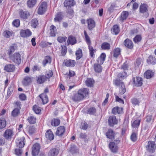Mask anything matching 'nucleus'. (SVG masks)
Listing matches in <instances>:
<instances>
[{
	"label": "nucleus",
	"instance_id": "obj_1",
	"mask_svg": "<svg viewBox=\"0 0 156 156\" xmlns=\"http://www.w3.org/2000/svg\"><path fill=\"white\" fill-rule=\"evenodd\" d=\"M89 94V90L87 88L79 90L77 93L73 92L70 96V98L75 102H79L83 100Z\"/></svg>",
	"mask_w": 156,
	"mask_h": 156
},
{
	"label": "nucleus",
	"instance_id": "obj_2",
	"mask_svg": "<svg viewBox=\"0 0 156 156\" xmlns=\"http://www.w3.org/2000/svg\"><path fill=\"white\" fill-rule=\"evenodd\" d=\"M84 33L86 41L88 45L90 55L91 57L93 58L94 57V54L95 53L96 50L94 49L90 45L91 43L90 38L85 30H84Z\"/></svg>",
	"mask_w": 156,
	"mask_h": 156
},
{
	"label": "nucleus",
	"instance_id": "obj_3",
	"mask_svg": "<svg viewBox=\"0 0 156 156\" xmlns=\"http://www.w3.org/2000/svg\"><path fill=\"white\" fill-rule=\"evenodd\" d=\"M47 5L46 2L41 3L39 5L38 10V13L39 14H44L46 11Z\"/></svg>",
	"mask_w": 156,
	"mask_h": 156
},
{
	"label": "nucleus",
	"instance_id": "obj_4",
	"mask_svg": "<svg viewBox=\"0 0 156 156\" xmlns=\"http://www.w3.org/2000/svg\"><path fill=\"white\" fill-rule=\"evenodd\" d=\"M146 148L149 152L151 153L154 152L156 148L155 142L152 141H149L146 146Z\"/></svg>",
	"mask_w": 156,
	"mask_h": 156
},
{
	"label": "nucleus",
	"instance_id": "obj_5",
	"mask_svg": "<svg viewBox=\"0 0 156 156\" xmlns=\"http://www.w3.org/2000/svg\"><path fill=\"white\" fill-rule=\"evenodd\" d=\"M132 83L137 87L141 86L142 84V79L141 78L136 77L133 78Z\"/></svg>",
	"mask_w": 156,
	"mask_h": 156
},
{
	"label": "nucleus",
	"instance_id": "obj_6",
	"mask_svg": "<svg viewBox=\"0 0 156 156\" xmlns=\"http://www.w3.org/2000/svg\"><path fill=\"white\" fill-rule=\"evenodd\" d=\"M40 146L38 143H36L34 144L32 147V154L34 156L37 155L40 151Z\"/></svg>",
	"mask_w": 156,
	"mask_h": 156
},
{
	"label": "nucleus",
	"instance_id": "obj_7",
	"mask_svg": "<svg viewBox=\"0 0 156 156\" xmlns=\"http://www.w3.org/2000/svg\"><path fill=\"white\" fill-rule=\"evenodd\" d=\"M87 27L90 30H91L95 26V22L94 20L92 18H90L87 20Z\"/></svg>",
	"mask_w": 156,
	"mask_h": 156
},
{
	"label": "nucleus",
	"instance_id": "obj_8",
	"mask_svg": "<svg viewBox=\"0 0 156 156\" xmlns=\"http://www.w3.org/2000/svg\"><path fill=\"white\" fill-rule=\"evenodd\" d=\"M32 34L31 32L29 29L23 30L20 32V35L21 37H27L30 36Z\"/></svg>",
	"mask_w": 156,
	"mask_h": 156
},
{
	"label": "nucleus",
	"instance_id": "obj_9",
	"mask_svg": "<svg viewBox=\"0 0 156 156\" xmlns=\"http://www.w3.org/2000/svg\"><path fill=\"white\" fill-rule=\"evenodd\" d=\"M13 60L16 63L19 64L21 62V58L20 54L18 53H15L13 56Z\"/></svg>",
	"mask_w": 156,
	"mask_h": 156
},
{
	"label": "nucleus",
	"instance_id": "obj_10",
	"mask_svg": "<svg viewBox=\"0 0 156 156\" xmlns=\"http://www.w3.org/2000/svg\"><path fill=\"white\" fill-rule=\"evenodd\" d=\"M109 147L111 151L114 153L117 152L118 147L116 144L113 142H111L109 144Z\"/></svg>",
	"mask_w": 156,
	"mask_h": 156
},
{
	"label": "nucleus",
	"instance_id": "obj_11",
	"mask_svg": "<svg viewBox=\"0 0 156 156\" xmlns=\"http://www.w3.org/2000/svg\"><path fill=\"white\" fill-rule=\"evenodd\" d=\"M108 122L109 125L111 126H113L117 123L118 120L116 118L115 116H111L109 117Z\"/></svg>",
	"mask_w": 156,
	"mask_h": 156
},
{
	"label": "nucleus",
	"instance_id": "obj_12",
	"mask_svg": "<svg viewBox=\"0 0 156 156\" xmlns=\"http://www.w3.org/2000/svg\"><path fill=\"white\" fill-rule=\"evenodd\" d=\"M75 3L73 0H65L64 3V5L66 9H69L75 5Z\"/></svg>",
	"mask_w": 156,
	"mask_h": 156
},
{
	"label": "nucleus",
	"instance_id": "obj_13",
	"mask_svg": "<svg viewBox=\"0 0 156 156\" xmlns=\"http://www.w3.org/2000/svg\"><path fill=\"white\" fill-rule=\"evenodd\" d=\"M19 15L21 18L24 20L27 19L30 16L29 12L27 11H20L19 12Z\"/></svg>",
	"mask_w": 156,
	"mask_h": 156
},
{
	"label": "nucleus",
	"instance_id": "obj_14",
	"mask_svg": "<svg viewBox=\"0 0 156 156\" xmlns=\"http://www.w3.org/2000/svg\"><path fill=\"white\" fill-rule=\"evenodd\" d=\"M25 138L24 137H22L20 139H16V142L17 145L19 148H22L24 145V140Z\"/></svg>",
	"mask_w": 156,
	"mask_h": 156
},
{
	"label": "nucleus",
	"instance_id": "obj_15",
	"mask_svg": "<svg viewBox=\"0 0 156 156\" xmlns=\"http://www.w3.org/2000/svg\"><path fill=\"white\" fill-rule=\"evenodd\" d=\"M128 15L129 13L128 12L126 11L122 12L121 14L120 18L119 20V21L122 23L127 18Z\"/></svg>",
	"mask_w": 156,
	"mask_h": 156
},
{
	"label": "nucleus",
	"instance_id": "obj_16",
	"mask_svg": "<svg viewBox=\"0 0 156 156\" xmlns=\"http://www.w3.org/2000/svg\"><path fill=\"white\" fill-rule=\"evenodd\" d=\"M65 131V129L63 126H60L58 128L56 134L58 136L62 135Z\"/></svg>",
	"mask_w": 156,
	"mask_h": 156
},
{
	"label": "nucleus",
	"instance_id": "obj_17",
	"mask_svg": "<svg viewBox=\"0 0 156 156\" xmlns=\"http://www.w3.org/2000/svg\"><path fill=\"white\" fill-rule=\"evenodd\" d=\"M65 65L69 67H72L74 66L76 64V62L75 60L71 59H66L65 62Z\"/></svg>",
	"mask_w": 156,
	"mask_h": 156
},
{
	"label": "nucleus",
	"instance_id": "obj_18",
	"mask_svg": "<svg viewBox=\"0 0 156 156\" xmlns=\"http://www.w3.org/2000/svg\"><path fill=\"white\" fill-rule=\"evenodd\" d=\"M13 131L10 129L6 130L4 134V137L6 139H10L13 135Z\"/></svg>",
	"mask_w": 156,
	"mask_h": 156
},
{
	"label": "nucleus",
	"instance_id": "obj_19",
	"mask_svg": "<svg viewBox=\"0 0 156 156\" xmlns=\"http://www.w3.org/2000/svg\"><path fill=\"white\" fill-rule=\"evenodd\" d=\"M57 33L56 28L53 25H51L50 27L49 34L51 37H55Z\"/></svg>",
	"mask_w": 156,
	"mask_h": 156
},
{
	"label": "nucleus",
	"instance_id": "obj_20",
	"mask_svg": "<svg viewBox=\"0 0 156 156\" xmlns=\"http://www.w3.org/2000/svg\"><path fill=\"white\" fill-rule=\"evenodd\" d=\"M105 54L104 53H102L97 59V63L101 65L103 64L105 60Z\"/></svg>",
	"mask_w": 156,
	"mask_h": 156
},
{
	"label": "nucleus",
	"instance_id": "obj_21",
	"mask_svg": "<svg viewBox=\"0 0 156 156\" xmlns=\"http://www.w3.org/2000/svg\"><path fill=\"white\" fill-rule=\"evenodd\" d=\"M40 98L41 99L42 103L43 104H45L48 102V98L45 93H42L39 95Z\"/></svg>",
	"mask_w": 156,
	"mask_h": 156
},
{
	"label": "nucleus",
	"instance_id": "obj_22",
	"mask_svg": "<svg viewBox=\"0 0 156 156\" xmlns=\"http://www.w3.org/2000/svg\"><path fill=\"white\" fill-rule=\"evenodd\" d=\"M46 138L49 140H52L54 139V135L52 132L50 130H48L45 133Z\"/></svg>",
	"mask_w": 156,
	"mask_h": 156
},
{
	"label": "nucleus",
	"instance_id": "obj_23",
	"mask_svg": "<svg viewBox=\"0 0 156 156\" xmlns=\"http://www.w3.org/2000/svg\"><path fill=\"white\" fill-rule=\"evenodd\" d=\"M58 150L56 148L51 149L48 153V156H57L58 154Z\"/></svg>",
	"mask_w": 156,
	"mask_h": 156
},
{
	"label": "nucleus",
	"instance_id": "obj_24",
	"mask_svg": "<svg viewBox=\"0 0 156 156\" xmlns=\"http://www.w3.org/2000/svg\"><path fill=\"white\" fill-rule=\"evenodd\" d=\"M47 80L46 76L44 75H39L37 77V82L39 84L44 83Z\"/></svg>",
	"mask_w": 156,
	"mask_h": 156
},
{
	"label": "nucleus",
	"instance_id": "obj_25",
	"mask_svg": "<svg viewBox=\"0 0 156 156\" xmlns=\"http://www.w3.org/2000/svg\"><path fill=\"white\" fill-rule=\"evenodd\" d=\"M106 136L107 137L110 139H114V134L113 131L111 129H109L108 132L106 133Z\"/></svg>",
	"mask_w": 156,
	"mask_h": 156
},
{
	"label": "nucleus",
	"instance_id": "obj_26",
	"mask_svg": "<svg viewBox=\"0 0 156 156\" xmlns=\"http://www.w3.org/2000/svg\"><path fill=\"white\" fill-rule=\"evenodd\" d=\"M148 6L145 4H141L140 8V12L141 13H144L147 11Z\"/></svg>",
	"mask_w": 156,
	"mask_h": 156
},
{
	"label": "nucleus",
	"instance_id": "obj_27",
	"mask_svg": "<svg viewBox=\"0 0 156 156\" xmlns=\"http://www.w3.org/2000/svg\"><path fill=\"white\" fill-rule=\"evenodd\" d=\"M122 108H120L118 107H116L113 108L112 110V112L114 114L117 113L119 114L122 112Z\"/></svg>",
	"mask_w": 156,
	"mask_h": 156
},
{
	"label": "nucleus",
	"instance_id": "obj_28",
	"mask_svg": "<svg viewBox=\"0 0 156 156\" xmlns=\"http://www.w3.org/2000/svg\"><path fill=\"white\" fill-rule=\"evenodd\" d=\"M101 64L96 63L94 66V68L95 71L96 72L100 73L102 70V68Z\"/></svg>",
	"mask_w": 156,
	"mask_h": 156
},
{
	"label": "nucleus",
	"instance_id": "obj_29",
	"mask_svg": "<svg viewBox=\"0 0 156 156\" xmlns=\"http://www.w3.org/2000/svg\"><path fill=\"white\" fill-rule=\"evenodd\" d=\"M124 44L126 47L129 48H133V43L132 41L128 39H126L124 41Z\"/></svg>",
	"mask_w": 156,
	"mask_h": 156
},
{
	"label": "nucleus",
	"instance_id": "obj_30",
	"mask_svg": "<svg viewBox=\"0 0 156 156\" xmlns=\"http://www.w3.org/2000/svg\"><path fill=\"white\" fill-rule=\"evenodd\" d=\"M15 69L14 66L12 64H9L5 67L4 69L5 70L8 72L13 71Z\"/></svg>",
	"mask_w": 156,
	"mask_h": 156
},
{
	"label": "nucleus",
	"instance_id": "obj_31",
	"mask_svg": "<svg viewBox=\"0 0 156 156\" xmlns=\"http://www.w3.org/2000/svg\"><path fill=\"white\" fill-rule=\"evenodd\" d=\"M76 41L75 38L73 36H70L68 38L67 41L68 44H69L73 45L76 43Z\"/></svg>",
	"mask_w": 156,
	"mask_h": 156
},
{
	"label": "nucleus",
	"instance_id": "obj_32",
	"mask_svg": "<svg viewBox=\"0 0 156 156\" xmlns=\"http://www.w3.org/2000/svg\"><path fill=\"white\" fill-rule=\"evenodd\" d=\"M147 62L148 64L154 65L156 63V60L153 56L150 55L148 59H147Z\"/></svg>",
	"mask_w": 156,
	"mask_h": 156
},
{
	"label": "nucleus",
	"instance_id": "obj_33",
	"mask_svg": "<svg viewBox=\"0 0 156 156\" xmlns=\"http://www.w3.org/2000/svg\"><path fill=\"white\" fill-rule=\"evenodd\" d=\"M31 81V79L30 77L26 76L23 79L22 81V83L25 86L28 85Z\"/></svg>",
	"mask_w": 156,
	"mask_h": 156
},
{
	"label": "nucleus",
	"instance_id": "obj_34",
	"mask_svg": "<svg viewBox=\"0 0 156 156\" xmlns=\"http://www.w3.org/2000/svg\"><path fill=\"white\" fill-rule=\"evenodd\" d=\"M154 75V73L151 70L146 71L144 74V76L147 79H150Z\"/></svg>",
	"mask_w": 156,
	"mask_h": 156
},
{
	"label": "nucleus",
	"instance_id": "obj_35",
	"mask_svg": "<svg viewBox=\"0 0 156 156\" xmlns=\"http://www.w3.org/2000/svg\"><path fill=\"white\" fill-rule=\"evenodd\" d=\"M6 121L4 118H0V129H2L6 126Z\"/></svg>",
	"mask_w": 156,
	"mask_h": 156
},
{
	"label": "nucleus",
	"instance_id": "obj_36",
	"mask_svg": "<svg viewBox=\"0 0 156 156\" xmlns=\"http://www.w3.org/2000/svg\"><path fill=\"white\" fill-rule=\"evenodd\" d=\"M94 83V80L91 78L87 79L85 81L86 85L88 87H92Z\"/></svg>",
	"mask_w": 156,
	"mask_h": 156
},
{
	"label": "nucleus",
	"instance_id": "obj_37",
	"mask_svg": "<svg viewBox=\"0 0 156 156\" xmlns=\"http://www.w3.org/2000/svg\"><path fill=\"white\" fill-rule=\"evenodd\" d=\"M51 123V125L53 126H57L60 124V120L59 119H55L52 120Z\"/></svg>",
	"mask_w": 156,
	"mask_h": 156
},
{
	"label": "nucleus",
	"instance_id": "obj_38",
	"mask_svg": "<svg viewBox=\"0 0 156 156\" xmlns=\"http://www.w3.org/2000/svg\"><path fill=\"white\" fill-rule=\"evenodd\" d=\"M101 48L104 50H108L110 48V44L108 43L104 42L101 46Z\"/></svg>",
	"mask_w": 156,
	"mask_h": 156
},
{
	"label": "nucleus",
	"instance_id": "obj_39",
	"mask_svg": "<svg viewBox=\"0 0 156 156\" xmlns=\"http://www.w3.org/2000/svg\"><path fill=\"white\" fill-rule=\"evenodd\" d=\"M76 60L80 59L82 57V52L81 49H79L76 52Z\"/></svg>",
	"mask_w": 156,
	"mask_h": 156
},
{
	"label": "nucleus",
	"instance_id": "obj_40",
	"mask_svg": "<svg viewBox=\"0 0 156 156\" xmlns=\"http://www.w3.org/2000/svg\"><path fill=\"white\" fill-rule=\"evenodd\" d=\"M62 15L61 13L58 12L56 15L54 20L55 22H59L62 20Z\"/></svg>",
	"mask_w": 156,
	"mask_h": 156
},
{
	"label": "nucleus",
	"instance_id": "obj_41",
	"mask_svg": "<svg viewBox=\"0 0 156 156\" xmlns=\"http://www.w3.org/2000/svg\"><path fill=\"white\" fill-rule=\"evenodd\" d=\"M113 56L115 58H117L120 54V50L119 48H115L113 51Z\"/></svg>",
	"mask_w": 156,
	"mask_h": 156
},
{
	"label": "nucleus",
	"instance_id": "obj_42",
	"mask_svg": "<svg viewBox=\"0 0 156 156\" xmlns=\"http://www.w3.org/2000/svg\"><path fill=\"white\" fill-rule=\"evenodd\" d=\"M36 3V0H29L27 3L28 6L29 7H33Z\"/></svg>",
	"mask_w": 156,
	"mask_h": 156
},
{
	"label": "nucleus",
	"instance_id": "obj_43",
	"mask_svg": "<svg viewBox=\"0 0 156 156\" xmlns=\"http://www.w3.org/2000/svg\"><path fill=\"white\" fill-rule=\"evenodd\" d=\"M112 32L113 34H117L119 33V30L118 27L117 25H115L113 26V29L112 30Z\"/></svg>",
	"mask_w": 156,
	"mask_h": 156
},
{
	"label": "nucleus",
	"instance_id": "obj_44",
	"mask_svg": "<svg viewBox=\"0 0 156 156\" xmlns=\"http://www.w3.org/2000/svg\"><path fill=\"white\" fill-rule=\"evenodd\" d=\"M27 120L30 123L34 124L36 122V118L33 116H31L28 118Z\"/></svg>",
	"mask_w": 156,
	"mask_h": 156
},
{
	"label": "nucleus",
	"instance_id": "obj_45",
	"mask_svg": "<svg viewBox=\"0 0 156 156\" xmlns=\"http://www.w3.org/2000/svg\"><path fill=\"white\" fill-rule=\"evenodd\" d=\"M12 33L9 30H6L3 33V35L6 37L9 38L12 35Z\"/></svg>",
	"mask_w": 156,
	"mask_h": 156
},
{
	"label": "nucleus",
	"instance_id": "obj_46",
	"mask_svg": "<svg viewBox=\"0 0 156 156\" xmlns=\"http://www.w3.org/2000/svg\"><path fill=\"white\" fill-rule=\"evenodd\" d=\"M140 119H137L134 121L132 123V126L134 128L138 127L140 125Z\"/></svg>",
	"mask_w": 156,
	"mask_h": 156
},
{
	"label": "nucleus",
	"instance_id": "obj_47",
	"mask_svg": "<svg viewBox=\"0 0 156 156\" xmlns=\"http://www.w3.org/2000/svg\"><path fill=\"white\" fill-rule=\"evenodd\" d=\"M122 86L120 87L119 90V93L121 94H124L126 91V89L125 88L124 84V83H122Z\"/></svg>",
	"mask_w": 156,
	"mask_h": 156
},
{
	"label": "nucleus",
	"instance_id": "obj_48",
	"mask_svg": "<svg viewBox=\"0 0 156 156\" xmlns=\"http://www.w3.org/2000/svg\"><path fill=\"white\" fill-rule=\"evenodd\" d=\"M31 26L34 28H36L38 25L37 20L36 19H33L31 21Z\"/></svg>",
	"mask_w": 156,
	"mask_h": 156
},
{
	"label": "nucleus",
	"instance_id": "obj_49",
	"mask_svg": "<svg viewBox=\"0 0 156 156\" xmlns=\"http://www.w3.org/2000/svg\"><path fill=\"white\" fill-rule=\"evenodd\" d=\"M20 113V109L19 108H15L12 112V116L15 117L17 116Z\"/></svg>",
	"mask_w": 156,
	"mask_h": 156
},
{
	"label": "nucleus",
	"instance_id": "obj_50",
	"mask_svg": "<svg viewBox=\"0 0 156 156\" xmlns=\"http://www.w3.org/2000/svg\"><path fill=\"white\" fill-rule=\"evenodd\" d=\"M33 110L34 112L37 114H39L41 111L40 108L36 105L33 106Z\"/></svg>",
	"mask_w": 156,
	"mask_h": 156
},
{
	"label": "nucleus",
	"instance_id": "obj_51",
	"mask_svg": "<svg viewBox=\"0 0 156 156\" xmlns=\"http://www.w3.org/2000/svg\"><path fill=\"white\" fill-rule=\"evenodd\" d=\"M51 62V58L49 56H47L46 57L45 60L43 61V64L44 66H45L47 63H50Z\"/></svg>",
	"mask_w": 156,
	"mask_h": 156
},
{
	"label": "nucleus",
	"instance_id": "obj_52",
	"mask_svg": "<svg viewBox=\"0 0 156 156\" xmlns=\"http://www.w3.org/2000/svg\"><path fill=\"white\" fill-rule=\"evenodd\" d=\"M131 140L133 142L136 141L137 139V134L135 133H133L130 137Z\"/></svg>",
	"mask_w": 156,
	"mask_h": 156
},
{
	"label": "nucleus",
	"instance_id": "obj_53",
	"mask_svg": "<svg viewBox=\"0 0 156 156\" xmlns=\"http://www.w3.org/2000/svg\"><path fill=\"white\" fill-rule=\"evenodd\" d=\"M96 112V110L95 108L92 107L89 108L87 111V113L90 114H93Z\"/></svg>",
	"mask_w": 156,
	"mask_h": 156
},
{
	"label": "nucleus",
	"instance_id": "obj_54",
	"mask_svg": "<svg viewBox=\"0 0 156 156\" xmlns=\"http://www.w3.org/2000/svg\"><path fill=\"white\" fill-rule=\"evenodd\" d=\"M114 95L115 96V101H116L118 102L121 103L123 104L124 101L123 100L119 98L117 95L116 93H114Z\"/></svg>",
	"mask_w": 156,
	"mask_h": 156
},
{
	"label": "nucleus",
	"instance_id": "obj_55",
	"mask_svg": "<svg viewBox=\"0 0 156 156\" xmlns=\"http://www.w3.org/2000/svg\"><path fill=\"white\" fill-rule=\"evenodd\" d=\"M53 73L52 71L49 70L46 72V79H48L51 77Z\"/></svg>",
	"mask_w": 156,
	"mask_h": 156
},
{
	"label": "nucleus",
	"instance_id": "obj_56",
	"mask_svg": "<svg viewBox=\"0 0 156 156\" xmlns=\"http://www.w3.org/2000/svg\"><path fill=\"white\" fill-rule=\"evenodd\" d=\"M67 39V37H58L57 38L58 41L60 43H62L65 42Z\"/></svg>",
	"mask_w": 156,
	"mask_h": 156
},
{
	"label": "nucleus",
	"instance_id": "obj_57",
	"mask_svg": "<svg viewBox=\"0 0 156 156\" xmlns=\"http://www.w3.org/2000/svg\"><path fill=\"white\" fill-rule=\"evenodd\" d=\"M35 129L33 126L29 127L28 129V132L30 134H32L34 133Z\"/></svg>",
	"mask_w": 156,
	"mask_h": 156
},
{
	"label": "nucleus",
	"instance_id": "obj_58",
	"mask_svg": "<svg viewBox=\"0 0 156 156\" xmlns=\"http://www.w3.org/2000/svg\"><path fill=\"white\" fill-rule=\"evenodd\" d=\"M132 104L134 105H139L140 103V101L136 98H133L131 100Z\"/></svg>",
	"mask_w": 156,
	"mask_h": 156
},
{
	"label": "nucleus",
	"instance_id": "obj_59",
	"mask_svg": "<svg viewBox=\"0 0 156 156\" xmlns=\"http://www.w3.org/2000/svg\"><path fill=\"white\" fill-rule=\"evenodd\" d=\"M67 52V48L65 46H63L62 47V50L61 51V54L63 55H65Z\"/></svg>",
	"mask_w": 156,
	"mask_h": 156
},
{
	"label": "nucleus",
	"instance_id": "obj_60",
	"mask_svg": "<svg viewBox=\"0 0 156 156\" xmlns=\"http://www.w3.org/2000/svg\"><path fill=\"white\" fill-rule=\"evenodd\" d=\"M141 37L140 35H136L133 39V41L135 43L139 42L141 40Z\"/></svg>",
	"mask_w": 156,
	"mask_h": 156
},
{
	"label": "nucleus",
	"instance_id": "obj_61",
	"mask_svg": "<svg viewBox=\"0 0 156 156\" xmlns=\"http://www.w3.org/2000/svg\"><path fill=\"white\" fill-rule=\"evenodd\" d=\"M123 83L120 80L116 79L114 82V83L116 86H122L121 83Z\"/></svg>",
	"mask_w": 156,
	"mask_h": 156
},
{
	"label": "nucleus",
	"instance_id": "obj_62",
	"mask_svg": "<svg viewBox=\"0 0 156 156\" xmlns=\"http://www.w3.org/2000/svg\"><path fill=\"white\" fill-rule=\"evenodd\" d=\"M87 128V124L85 122H83L81 123L80 128L82 129L85 130Z\"/></svg>",
	"mask_w": 156,
	"mask_h": 156
},
{
	"label": "nucleus",
	"instance_id": "obj_63",
	"mask_svg": "<svg viewBox=\"0 0 156 156\" xmlns=\"http://www.w3.org/2000/svg\"><path fill=\"white\" fill-rule=\"evenodd\" d=\"M12 24L14 26L16 27H18L20 24V20H14L12 23Z\"/></svg>",
	"mask_w": 156,
	"mask_h": 156
},
{
	"label": "nucleus",
	"instance_id": "obj_64",
	"mask_svg": "<svg viewBox=\"0 0 156 156\" xmlns=\"http://www.w3.org/2000/svg\"><path fill=\"white\" fill-rule=\"evenodd\" d=\"M15 154L18 156H21L22 154V151L21 150L19 149H16L15 150Z\"/></svg>",
	"mask_w": 156,
	"mask_h": 156
}]
</instances>
